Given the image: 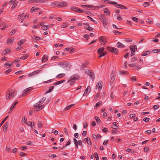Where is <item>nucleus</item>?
<instances>
[{"mask_svg":"<svg viewBox=\"0 0 160 160\" xmlns=\"http://www.w3.org/2000/svg\"><path fill=\"white\" fill-rule=\"evenodd\" d=\"M113 33H115V35H117L118 34H120L121 33H122V32H120L118 31H114Z\"/></svg>","mask_w":160,"mask_h":160,"instance_id":"8fccbe9b","label":"nucleus"},{"mask_svg":"<svg viewBox=\"0 0 160 160\" xmlns=\"http://www.w3.org/2000/svg\"><path fill=\"white\" fill-rule=\"evenodd\" d=\"M41 28L43 30H45L48 29L49 27L47 25H43Z\"/></svg>","mask_w":160,"mask_h":160,"instance_id":"4c0bfd02","label":"nucleus"},{"mask_svg":"<svg viewBox=\"0 0 160 160\" xmlns=\"http://www.w3.org/2000/svg\"><path fill=\"white\" fill-rule=\"evenodd\" d=\"M17 4L16 2L14 3L11 7V9H12L15 8V7L17 6Z\"/></svg>","mask_w":160,"mask_h":160,"instance_id":"338daca9","label":"nucleus"},{"mask_svg":"<svg viewBox=\"0 0 160 160\" xmlns=\"http://www.w3.org/2000/svg\"><path fill=\"white\" fill-rule=\"evenodd\" d=\"M13 39H10L8 40L7 43L8 44L10 45L13 43Z\"/></svg>","mask_w":160,"mask_h":160,"instance_id":"c756f323","label":"nucleus"},{"mask_svg":"<svg viewBox=\"0 0 160 160\" xmlns=\"http://www.w3.org/2000/svg\"><path fill=\"white\" fill-rule=\"evenodd\" d=\"M90 86H88L83 94V95L85 96L86 94H87L88 93H89L90 92Z\"/></svg>","mask_w":160,"mask_h":160,"instance_id":"2eb2a0df","label":"nucleus"},{"mask_svg":"<svg viewBox=\"0 0 160 160\" xmlns=\"http://www.w3.org/2000/svg\"><path fill=\"white\" fill-rule=\"evenodd\" d=\"M8 126V122L5 123L3 126V131L4 132H6L7 131Z\"/></svg>","mask_w":160,"mask_h":160,"instance_id":"ddd939ff","label":"nucleus"},{"mask_svg":"<svg viewBox=\"0 0 160 160\" xmlns=\"http://www.w3.org/2000/svg\"><path fill=\"white\" fill-rule=\"evenodd\" d=\"M99 18L100 19L102 22L106 20V17L102 14L100 15L99 17Z\"/></svg>","mask_w":160,"mask_h":160,"instance_id":"4468645a","label":"nucleus"},{"mask_svg":"<svg viewBox=\"0 0 160 160\" xmlns=\"http://www.w3.org/2000/svg\"><path fill=\"white\" fill-rule=\"evenodd\" d=\"M137 60V57H133L131 60L132 62H133L134 61H136Z\"/></svg>","mask_w":160,"mask_h":160,"instance_id":"5fc2aeb1","label":"nucleus"},{"mask_svg":"<svg viewBox=\"0 0 160 160\" xmlns=\"http://www.w3.org/2000/svg\"><path fill=\"white\" fill-rule=\"evenodd\" d=\"M75 104H71L70 105H68L64 109V111H66L67 110H68V109H69L71 107L74 106L75 105Z\"/></svg>","mask_w":160,"mask_h":160,"instance_id":"a878e982","label":"nucleus"},{"mask_svg":"<svg viewBox=\"0 0 160 160\" xmlns=\"http://www.w3.org/2000/svg\"><path fill=\"white\" fill-rule=\"evenodd\" d=\"M65 81V80L58 81L54 82V83L53 84V85L55 86L57 85L62 83L63 82H64Z\"/></svg>","mask_w":160,"mask_h":160,"instance_id":"6ab92c4d","label":"nucleus"},{"mask_svg":"<svg viewBox=\"0 0 160 160\" xmlns=\"http://www.w3.org/2000/svg\"><path fill=\"white\" fill-rule=\"evenodd\" d=\"M38 126L39 128H41L42 126V122L40 121H38Z\"/></svg>","mask_w":160,"mask_h":160,"instance_id":"3c124183","label":"nucleus"},{"mask_svg":"<svg viewBox=\"0 0 160 160\" xmlns=\"http://www.w3.org/2000/svg\"><path fill=\"white\" fill-rule=\"evenodd\" d=\"M65 75V74L64 73L60 74L57 75L56 76V77L57 78H60L64 77Z\"/></svg>","mask_w":160,"mask_h":160,"instance_id":"f704fd0d","label":"nucleus"},{"mask_svg":"<svg viewBox=\"0 0 160 160\" xmlns=\"http://www.w3.org/2000/svg\"><path fill=\"white\" fill-rule=\"evenodd\" d=\"M24 41L25 40L23 39H22L21 40L19 41L18 43V45L20 46L23 44V43L24 42Z\"/></svg>","mask_w":160,"mask_h":160,"instance_id":"72a5a7b5","label":"nucleus"},{"mask_svg":"<svg viewBox=\"0 0 160 160\" xmlns=\"http://www.w3.org/2000/svg\"><path fill=\"white\" fill-rule=\"evenodd\" d=\"M78 8H77V7H72L71 8V9L72 10H73V11H75V12H77V11L78 10Z\"/></svg>","mask_w":160,"mask_h":160,"instance_id":"a18cd8bd","label":"nucleus"},{"mask_svg":"<svg viewBox=\"0 0 160 160\" xmlns=\"http://www.w3.org/2000/svg\"><path fill=\"white\" fill-rule=\"evenodd\" d=\"M159 107V105H155L153 106V108L154 109H158Z\"/></svg>","mask_w":160,"mask_h":160,"instance_id":"0e129e2a","label":"nucleus"},{"mask_svg":"<svg viewBox=\"0 0 160 160\" xmlns=\"http://www.w3.org/2000/svg\"><path fill=\"white\" fill-rule=\"evenodd\" d=\"M146 5H147V6H148L149 5V3L148 2H144L143 4V6L145 7H146Z\"/></svg>","mask_w":160,"mask_h":160,"instance_id":"4d7b16f0","label":"nucleus"},{"mask_svg":"<svg viewBox=\"0 0 160 160\" xmlns=\"http://www.w3.org/2000/svg\"><path fill=\"white\" fill-rule=\"evenodd\" d=\"M130 50L132 51H136L137 50V48L135 45L134 46H132L131 48V46H130Z\"/></svg>","mask_w":160,"mask_h":160,"instance_id":"c85d7f7f","label":"nucleus"},{"mask_svg":"<svg viewBox=\"0 0 160 160\" xmlns=\"http://www.w3.org/2000/svg\"><path fill=\"white\" fill-rule=\"evenodd\" d=\"M48 57L46 56L45 55H44L42 57V62L43 61L45 62L47 61L48 60Z\"/></svg>","mask_w":160,"mask_h":160,"instance_id":"b1692460","label":"nucleus"},{"mask_svg":"<svg viewBox=\"0 0 160 160\" xmlns=\"http://www.w3.org/2000/svg\"><path fill=\"white\" fill-rule=\"evenodd\" d=\"M108 128H104L102 129V131L104 132H107L108 131Z\"/></svg>","mask_w":160,"mask_h":160,"instance_id":"e2e57ef3","label":"nucleus"},{"mask_svg":"<svg viewBox=\"0 0 160 160\" xmlns=\"http://www.w3.org/2000/svg\"><path fill=\"white\" fill-rule=\"evenodd\" d=\"M28 57V55L27 54H24L23 56H22L20 58V59L22 60H25Z\"/></svg>","mask_w":160,"mask_h":160,"instance_id":"7c9ffc66","label":"nucleus"},{"mask_svg":"<svg viewBox=\"0 0 160 160\" xmlns=\"http://www.w3.org/2000/svg\"><path fill=\"white\" fill-rule=\"evenodd\" d=\"M18 101H17L12 105L10 109L9 112L12 111L13 110V109L15 108V106L18 104Z\"/></svg>","mask_w":160,"mask_h":160,"instance_id":"a211bd4d","label":"nucleus"},{"mask_svg":"<svg viewBox=\"0 0 160 160\" xmlns=\"http://www.w3.org/2000/svg\"><path fill=\"white\" fill-rule=\"evenodd\" d=\"M8 27V25L7 24H5L3 26V27L1 29L2 30H4L5 28H7Z\"/></svg>","mask_w":160,"mask_h":160,"instance_id":"37998d69","label":"nucleus"},{"mask_svg":"<svg viewBox=\"0 0 160 160\" xmlns=\"http://www.w3.org/2000/svg\"><path fill=\"white\" fill-rule=\"evenodd\" d=\"M149 119H150L149 118H143V120L146 122H148L149 121Z\"/></svg>","mask_w":160,"mask_h":160,"instance_id":"6e6d98bb","label":"nucleus"},{"mask_svg":"<svg viewBox=\"0 0 160 160\" xmlns=\"http://www.w3.org/2000/svg\"><path fill=\"white\" fill-rule=\"evenodd\" d=\"M19 154L22 157L25 156L26 155V153L21 152H20L19 153Z\"/></svg>","mask_w":160,"mask_h":160,"instance_id":"58836bf2","label":"nucleus"},{"mask_svg":"<svg viewBox=\"0 0 160 160\" xmlns=\"http://www.w3.org/2000/svg\"><path fill=\"white\" fill-rule=\"evenodd\" d=\"M45 105H42L41 106H39L38 107L35 108L36 109V111H38L40 110H42V109L44 107Z\"/></svg>","mask_w":160,"mask_h":160,"instance_id":"4be33fe9","label":"nucleus"},{"mask_svg":"<svg viewBox=\"0 0 160 160\" xmlns=\"http://www.w3.org/2000/svg\"><path fill=\"white\" fill-rule=\"evenodd\" d=\"M16 94L17 92H15L14 89L10 90L6 93V99L8 100H9L11 98L14 97Z\"/></svg>","mask_w":160,"mask_h":160,"instance_id":"f257e3e1","label":"nucleus"},{"mask_svg":"<svg viewBox=\"0 0 160 160\" xmlns=\"http://www.w3.org/2000/svg\"><path fill=\"white\" fill-rule=\"evenodd\" d=\"M105 40V37L103 36H101L99 38V41L100 42H104Z\"/></svg>","mask_w":160,"mask_h":160,"instance_id":"bb28decb","label":"nucleus"},{"mask_svg":"<svg viewBox=\"0 0 160 160\" xmlns=\"http://www.w3.org/2000/svg\"><path fill=\"white\" fill-rule=\"evenodd\" d=\"M88 75L90 77L92 80L94 79V73L93 72L90 71Z\"/></svg>","mask_w":160,"mask_h":160,"instance_id":"5701e85b","label":"nucleus"},{"mask_svg":"<svg viewBox=\"0 0 160 160\" xmlns=\"http://www.w3.org/2000/svg\"><path fill=\"white\" fill-rule=\"evenodd\" d=\"M68 25V24L67 23L65 22L62 24V28H64L65 27H67Z\"/></svg>","mask_w":160,"mask_h":160,"instance_id":"79ce46f5","label":"nucleus"},{"mask_svg":"<svg viewBox=\"0 0 160 160\" xmlns=\"http://www.w3.org/2000/svg\"><path fill=\"white\" fill-rule=\"evenodd\" d=\"M52 132L54 133L55 135L58 134V132L54 129H52Z\"/></svg>","mask_w":160,"mask_h":160,"instance_id":"de8ad7c7","label":"nucleus"},{"mask_svg":"<svg viewBox=\"0 0 160 160\" xmlns=\"http://www.w3.org/2000/svg\"><path fill=\"white\" fill-rule=\"evenodd\" d=\"M100 95V93H97L95 96L94 97V99H97L99 96Z\"/></svg>","mask_w":160,"mask_h":160,"instance_id":"774afa93","label":"nucleus"},{"mask_svg":"<svg viewBox=\"0 0 160 160\" xmlns=\"http://www.w3.org/2000/svg\"><path fill=\"white\" fill-rule=\"evenodd\" d=\"M115 75L114 74V73H113V72L112 71V74L111 76V79L110 81V83H112L114 80L115 79Z\"/></svg>","mask_w":160,"mask_h":160,"instance_id":"9d476101","label":"nucleus"},{"mask_svg":"<svg viewBox=\"0 0 160 160\" xmlns=\"http://www.w3.org/2000/svg\"><path fill=\"white\" fill-rule=\"evenodd\" d=\"M58 7L59 8H62L63 7H66L67 6V3L66 2H64L63 1L61 2H58Z\"/></svg>","mask_w":160,"mask_h":160,"instance_id":"0eeeda50","label":"nucleus"},{"mask_svg":"<svg viewBox=\"0 0 160 160\" xmlns=\"http://www.w3.org/2000/svg\"><path fill=\"white\" fill-rule=\"evenodd\" d=\"M88 30L89 31H92V30L94 29L93 28H92L91 27H90L89 25L88 26V28H87Z\"/></svg>","mask_w":160,"mask_h":160,"instance_id":"13d9d810","label":"nucleus"},{"mask_svg":"<svg viewBox=\"0 0 160 160\" xmlns=\"http://www.w3.org/2000/svg\"><path fill=\"white\" fill-rule=\"evenodd\" d=\"M149 148L148 147H145L144 148V151L145 152H147L148 151Z\"/></svg>","mask_w":160,"mask_h":160,"instance_id":"603ef678","label":"nucleus"},{"mask_svg":"<svg viewBox=\"0 0 160 160\" xmlns=\"http://www.w3.org/2000/svg\"><path fill=\"white\" fill-rule=\"evenodd\" d=\"M121 74H128V72L125 71H121Z\"/></svg>","mask_w":160,"mask_h":160,"instance_id":"680f3d73","label":"nucleus"},{"mask_svg":"<svg viewBox=\"0 0 160 160\" xmlns=\"http://www.w3.org/2000/svg\"><path fill=\"white\" fill-rule=\"evenodd\" d=\"M46 98L45 97L42 98L40 101H39L38 103H36V104H38V105H39L41 104H42L45 100H46Z\"/></svg>","mask_w":160,"mask_h":160,"instance_id":"f3484780","label":"nucleus"},{"mask_svg":"<svg viewBox=\"0 0 160 160\" xmlns=\"http://www.w3.org/2000/svg\"><path fill=\"white\" fill-rule=\"evenodd\" d=\"M22 122H24L25 123H26V121L27 120V118L25 117H23L22 118Z\"/></svg>","mask_w":160,"mask_h":160,"instance_id":"052dcab7","label":"nucleus"},{"mask_svg":"<svg viewBox=\"0 0 160 160\" xmlns=\"http://www.w3.org/2000/svg\"><path fill=\"white\" fill-rule=\"evenodd\" d=\"M59 57L58 56H53L52 57L51 59L52 60H54L56 58L57 59H58Z\"/></svg>","mask_w":160,"mask_h":160,"instance_id":"bf43d9fd","label":"nucleus"},{"mask_svg":"<svg viewBox=\"0 0 160 160\" xmlns=\"http://www.w3.org/2000/svg\"><path fill=\"white\" fill-rule=\"evenodd\" d=\"M41 70H36L33 71V72L30 73L28 75V77H30L34 75L38 74L39 73V72L41 71Z\"/></svg>","mask_w":160,"mask_h":160,"instance_id":"1a4fd4ad","label":"nucleus"},{"mask_svg":"<svg viewBox=\"0 0 160 160\" xmlns=\"http://www.w3.org/2000/svg\"><path fill=\"white\" fill-rule=\"evenodd\" d=\"M95 118L96 122L98 123H99L101 122L100 120V119L99 118L98 116H95Z\"/></svg>","mask_w":160,"mask_h":160,"instance_id":"c9c22d12","label":"nucleus"},{"mask_svg":"<svg viewBox=\"0 0 160 160\" xmlns=\"http://www.w3.org/2000/svg\"><path fill=\"white\" fill-rule=\"evenodd\" d=\"M102 81H99L98 83L97 84L96 86V88L98 89L99 90H101L102 88V85L101 84Z\"/></svg>","mask_w":160,"mask_h":160,"instance_id":"9b49d317","label":"nucleus"},{"mask_svg":"<svg viewBox=\"0 0 160 160\" xmlns=\"http://www.w3.org/2000/svg\"><path fill=\"white\" fill-rule=\"evenodd\" d=\"M11 51V49L10 48H6L2 52V54L3 55L7 54Z\"/></svg>","mask_w":160,"mask_h":160,"instance_id":"f8f14e48","label":"nucleus"},{"mask_svg":"<svg viewBox=\"0 0 160 160\" xmlns=\"http://www.w3.org/2000/svg\"><path fill=\"white\" fill-rule=\"evenodd\" d=\"M111 127L112 128L115 129H118V126H117V125L114 126L113 125H112L111 126Z\"/></svg>","mask_w":160,"mask_h":160,"instance_id":"c03bdc74","label":"nucleus"},{"mask_svg":"<svg viewBox=\"0 0 160 160\" xmlns=\"http://www.w3.org/2000/svg\"><path fill=\"white\" fill-rule=\"evenodd\" d=\"M106 49L114 54H115L117 55H118V50L116 48L112 47H107L106 48Z\"/></svg>","mask_w":160,"mask_h":160,"instance_id":"7ed1b4c3","label":"nucleus"},{"mask_svg":"<svg viewBox=\"0 0 160 160\" xmlns=\"http://www.w3.org/2000/svg\"><path fill=\"white\" fill-rule=\"evenodd\" d=\"M88 64V62H85L83 63L81 66V68H84L85 67H86V66Z\"/></svg>","mask_w":160,"mask_h":160,"instance_id":"cd10ccee","label":"nucleus"},{"mask_svg":"<svg viewBox=\"0 0 160 160\" xmlns=\"http://www.w3.org/2000/svg\"><path fill=\"white\" fill-rule=\"evenodd\" d=\"M54 88V87L53 86H50L49 87V89L46 92L45 94H46L48 93L51 92V91H52V90H53V89Z\"/></svg>","mask_w":160,"mask_h":160,"instance_id":"393cba45","label":"nucleus"},{"mask_svg":"<svg viewBox=\"0 0 160 160\" xmlns=\"http://www.w3.org/2000/svg\"><path fill=\"white\" fill-rule=\"evenodd\" d=\"M33 89V88H32V87H29L26 88L23 91L21 96H20V97H21L22 96L26 95L29 93V92L30 91L32 90Z\"/></svg>","mask_w":160,"mask_h":160,"instance_id":"20e7f679","label":"nucleus"},{"mask_svg":"<svg viewBox=\"0 0 160 160\" xmlns=\"http://www.w3.org/2000/svg\"><path fill=\"white\" fill-rule=\"evenodd\" d=\"M79 78V76L78 74H75L73 75L70 78V79L68 80V82H69L72 80H74L76 81Z\"/></svg>","mask_w":160,"mask_h":160,"instance_id":"39448f33","label":"nucleus"},{"mask_svg":"<svg viewBox=\"0 0 160 160\" xmlns=\"http://www.w3.org/2000/svg\"><path fill=\"white\" fill-rule=\"evenodd\" d=\"M104 13L107 14L108 15H109V14L110 13V12L109 9L107 8H105L104 9Z\"/></svg>","mask_w":160,"mask_h":160,"instance_id":"2f4dec72","label":"nucleus"},{"mask_svg":"<svg viewBox=\"0 0 160 160\" xmlns=\"http://www.w3.org/2000/svg\"><path fill=\"white\" fill-rule=\"evenodd\" d=\"M68 64V63L66 61L60 62L58 64V65L61 66L62 68H64L67 67Z\"/></svg>","mask_w":160,"mask_h":160,"instance_id":"423d86ee","label":"nucleus"},{"mask_svg":"<svg viewBox=\"0 0 160 160\" xmlns=\"http://www.w3.org/2000/svg\"><path fill=\"white\" fill-rule=\"evenodd\" d=\"M117 19L119 21H121L122 20V18L121 17V16L120 15H118Z\"/></svg>","mask_w":160,"mask_h":160,"instance_id":"864d4df0","label":"nucleus"},{"mask_svg":"<svg viewBox=\"0 0 160 160\" xmlns=\"http://www.w3.org/2000/svg\"><path fill=\"white\" fill-rule=\"evenodd\" d=\"M117 45L118 48H123L125 47V46L123 44L119 42H117Z\"/></svg>","mask_w":160,"mask_h":160,"instance_id":"aec40b11","label":"nucleus"},{"mask_svg":"<svg viewBox=\"0 0 160 160\" xmlns=\"http://www.w3.org/2000/svg\"><path fill=\"white\" fill-rule=\"evenodd\" d=\"M102 101H100L99 102H98L96 104V105L94 106V109H97L98 107L100 106L102 104Z\"/></svg>","mask_w":160,"mask_h":160,"instance_id":"412c9836","label":"nucleus"},{"mask_svg":"<svg viewBox=\"0 0 160 160\" xmlns=\"http://www.w3.org/2000/svg\"><path fill=\"white\" fill-rule=\"evenodd\" d=\"M34 3H43L44 2V0H34Z\"/></svg>","mask_w":160,"mask_h":160,"instance_id":"e433bc0d","label":"nucleus"},{"mask_svg":"<svg viewBox=\"0 0 160 160\" xmlns=\"http://www.w3.org/2000/svg\"><path fill=\"white\" fill-rule=\"evenodd\" d=\"M58 1H54L51 3V6L52 7H58Z\"/></svg>","mask_w":160,"mask_h":160,"instance_id":"dca6fc26","label":"nucleus"},{"mask_svg":"<svg viewBox=\"0 0 160 160\" xmlns=\"http://www.w3.org/2000/svg\"><path fill=\"white\" fill-rule=\"evenodd\" d=\"M81 6L82 7H88V8H93L92 9H93V10H95V9H96L97 10H98V9L99 8V7L98 6L95 7L94 6H93L92 5H81Z\"/></svg>","mask_w":160,"mask_h":160,"instance_id":"6e6552de","label":"nucleus"},{"mask_svg":"<svg viewBox=\"0 0 160 160\" xmlns=\"http://www.w3.org/2000/svg\"><path fill=\"white\" fill-rule=\"evenodd\" d=\"M38 8H35V7H32L31 9V12L32 13H33L34 12L36 11V10H37Z\"/></svg>","mask_w":160,"mask_h":160,"instance_id":"a19ab883","label":"nucleus"},{"mask_svg":"<svg viewBox=\"0 0 160 160\" xmlns=\"http://www.w3.org/2000/svg\"><path fill=\"white\" fill-rule=\"evenodd\" d=\"M105 48L103 47L100 48L98 49V52L99 55L98 58H100L107 54V52H104Z\"/></svg>","mask_w":160,"mask_h":160,"instance_id":"f03ea898","label":"nucleus"},{"mask_svg":"<svg viewBox=\"0 0 160 160\" xmlns=\"http://www.w3.org/2000/svg\"><path fill=\"white\" fill-rule=\"evenodd\" d=\"M150 52L149 51H147L146 52H143L142 54V55L141 56L142 57L146 56L149 54H150Z\"/></svg>","mask_w":160,"mask_h":160,"instance_id":"473e14b6","label":"nucleus"},{"mask_svg":"<svg viewBox=\"0 0 160 160\" xmlns=\"http://www.w3.org/2000/svg\"><path fill=\"white\" fill-rule=\"evenodd\" d=\"M132 19L133 21H135L136 22H137L138 20V18L135 17H132Z\"/></svg>","mask_w":160,"mask_h":160,"instance_id":"09e8293b","label":"nucleus"},{"mask_svg":"<svg viewBox=\"0 0 160 160\" xmlns=\"http://www.w3.org/2000/svg\"><path fill=\"white\" fill-rule=\"evenodd\" d=\"M102 22L105 28V26H106L108 24V22L106 20L105 21H103Z\"/></svg>","mask_w":160,"mask_h":160,"instance_id":"49530a36","label":"nucleus"},{"mask_svg":"<svg viewBox=\"0 0 160 160\" xmlns=\"http://www.w3.org/2000/svg\"><path fill=\"white\" fill-rule=\"evenodd\" d=\"M77 12L78 13H82L83 12V11L82 10L79 9L78 8V10H77Z\"/></svg>","mask_w":160,"mask_h":160,"instance_id":"69168bd1","label":"nucleus"},{"mask_svg":"<svg viewBox=\"0 0 160 160\" xmlns=\"http://www.w3.org/2000/svg\"><path fill=\"white\" fill-rule=\"evenodd\" d=\"M119 7H120L119 8L122 9H127L128 8L126 7L125 6L122 5L120 4V5H119Z\"/></svg>","mask_w":160,"mask_h":160,"instance_id":"ea45409f","label":"nucleus"}]
</instances>
